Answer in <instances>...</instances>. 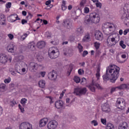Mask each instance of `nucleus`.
<instances>
[{"instance_id": "63", "label": "nucleus", "mask_w": 129, "mask_h": 129, "mask_svg": "<svg viewBox=\"0 0 129 129\" xmlns=\"http://www.w3.org/2000/svg\"><path fill=\"white\" fill-rule=\"evenodd\" d=\"M4 112V109H3V107L0 106V116L3 114Z\"/></svg>"}, {"instance_id": "8", "label": "nucleus", "mask_w": 129, "mask_h": 129, "mask_svg": "<svg viewBox=\"0 0 129 129\" xmlns=\"http://www.w3.org/2000/svg\"><path fill=\"white\" fill-rule=\"evenodd\" d=\"M74 93L76 94V95H83L87 92V89L86 88H76L74 89Z\"/></svg>"}, {"instance_id": "54", "label": "nucleus", "mask_w": 129, "mask_h": 129, "mask_svg": "<svg viewBox=\"0 0 129 129\" xmlns=\"http://www.w3.org/2000/svg\"><path fill=\"white\" fill-rule=\"evenodd\" d=\"M86 55H88V51L87 50H84L83 52L82 56L83 57H85Z\"/></svg>"}, {"instance_id": "10", "label": "nucleus", "mask_w": 129, "mask_h": 129, "mask_svg": "<svg viewBox=\"0 0 129 129\" xmlns=\"http://www.w3.org/2000/svg\"><path fill=\"white\" fill-rule=\"evenodd\" d=\"M39 68V64L35 62H31L28 65V69L31 72H36Z\"/></svg>"}, {"instance_id": "50", "label": "nucleus", "mask_w": 129, "mask_h": 129, "mask_svg": "<svg viewBox=\"0 0 129 129\" xmlns=\"http://www.w3.org/2000/svg\"><path fill=\"white\" fill-rule=\"evenodd\" d=\"M96 6L97 8H99V9H101V7L102 6V4L100 2H97L96 3Z\"/></svg>"}, {"instance_id": "6", "label": "nucleus", "mask_w": 129, "mask_h": 129, "mask_svg": "<svg viewBox=\"0 0 129 129\" xmlns=\"http://www.w3.org/2000/svg\"><path fill=\"white\" fill-rule=\"evenodd\" d=\"M9 62H12V56H8L6 54H0V62L3 64H6V63Z\"/></svg>"}, {"instance_id": "21", "label": "nucleus", "mask_w": 129, "mask_h": 129, "mask_svg": "<svg viewBox=\"0 0 129 129\" xmlns=\"http://www.w3.org/2000/svg\"><path fill=\"white\" fill-rule=\"evenodd\" d=\"M36 46L39 49H43L46 46V42L44 41H39L37 43Z\"/></svg>"}, {"instance_id": "17", "label": "nucleus", "mask_w": 129, "mask_h": 129, "mask_svg": "<svg viewBox=\"0 0 129 129\" xmlns=\"http://www.w3.org/2000/svg\"><path fill=\"white\" fill-rule=\"evenodd\" d=\"M54 105L55 107L57 109L63 108V106H64V102L62 100H57L55 102Z\"/></svg>"}, {"instance_id": "5", "label": "nucleus", "mask_w": 129, "mask_h": 129, "mask_svg": "<svg viewBox=\"0 0 129 129\" xmlns=\"http://www.w3.org/2000/svg\"><path fill=\"white\" fill-rule=\"evenodd\" d=\"M102 29L104 32L108 31V34H111V33L115 32V26L113 23L109 22L105 23L102 26Z\"/></svg>"}, {"instance_id": "35", "label": "nucleus", "mask_w": 129, "mask_h": 129, "mask_svg": "<svg viewBox=\"0 0 129 129\" xmlns=\"http://www.w3.org/2000/svg\"><path fill=\"white\" fill-rule=\"evenodd\" d=\"M81 80L80 79V78L79 77L75 76L74 78V81L76 82V83H79Z\"/></svg>"}, {"instance_id": "11", "label": "nucleus", "mask_w": 129, "mask_h": 129, "mask_svg": "<svg viewBox=\"0 0 129 129\" xmlns=\"http://www.w3.org/2000/svg\"><path fill=\"white\" fill-rule=\"evenodd\" d=\"M58 126V122L55 120L50 121L47 125L48 129H56Z\"/></svg>"}, {"instance_id": "53", "label": "nucleus", "mask_w": 129, "mask_h": 129, "mask_svg": "<svg viewBox=\"0 0 129 129\" xmlns=\"http://www.w3.org/2000/svg\"><path fill=\"white\" fill-rule=\"evenodd\" d=\"M6 7L7 9H10L12 7V3L9 2L8 4H6Z\"/></svg>"}, {"instance_id": "9", "label": "nucleus", "mask_w": 129, "mask_h": 129, "mask_svg": "<svg viewBox=\"0 0 129 129\" xmlns=\"http://www.w3.org/2000/svg\"><path fill=\"white\" fill-rule=\"evenodd\" d=\"M116 104L118 106V108L123 109V108L125 107V101L123 98H119L117 99Z\"/></svg>"}, {"instance_id": "48", "label": "nucleus", "mask_w": 129, "mask_h": 129, "mask_svg": "<svg viewBox=\"0 0 129 129\" xmlns=\"http://www.w3.org/2000/svg\"><path fill=\"white\" fill-rule=\"evenodd\" d=\"M33 18V14L32 13L28 12V15L26 17V19L28 20H31Z\"/></svg>"}, {"instance_id": "4", "label": "nucleus", "mask_w": 129, "mask_h": 129, "mask_svg": "<svg viewBox=\"0 0 129 129\" xmlns=\"http://www.w3.org/2000/svg\"><path fill=\"white\" fill-rule=\"evenodd\" d=\"M60 53L57 47H51L48 50V56L50 59H56L59 57Z\"/></svg>"}, {"instance_id": "38", "label": "nucleus", "mask_w": 129, "mask_h": 129, "mask_svg": "<svg viewBox=\"0 0 129 129\" xmlns=\"http://www.w3.org/2000/svg\"><path fill=\"white\" fill-rule=\"evenodd\" d=\"M78 48L79 49V53H82L83 52V46L80 43H78Z\"/></svg>"}, {"instance_id": "30", "label": "nucleus", "mask_w": 129, "mask_h": 129, "mask_svg": "<svg viewBox=\"0 0 129 129\" xmlns=\"http://www.w3.org/2000/svg\"><path fill=\"white\" fill-rule=\"evenodd\" d=\"M67 7L66 6V1L63 0L62 1L61 10L62 11H66Z\"/></svg>"}, {"instance_id": "2", "label": "nucleus", "mask_w": 129, "mask_h": 129, "mask_svg": "<svg viewBox=\"0 0 129 129\" xmlns=\"http://www.w3.org/2000/svg\"><path fill=\"white\" fill-rule=\"evenodd\" d=\"M100 21V16L99 14L94 12L90 14V18L86 19L85 23L86 24H90V22L94 24H98Z\"/></svg>"}, {"instance_id": "26", "label": "nucleus", "mask_w": 129, "mask_h": 129, "mask_svg": "<svg viewBox=\"0 0 129 129\" xmlns=\"http://www.w3.org/2000/svg\"><path fill=\"white\" fill-rule=\"evenodd\" d=\"M28 47L29 49H30V50H31V51H34V50L36 49V48L35 47H36V44H35V43L34 42H31L28 44Z\"/></svg>"}, {"instance_id": "18", "label": "nucleus", "mask_w": 129, "mask_h": 129, "mask_svg": "<svg viewBox=\"0 0 129 129\" xmlns=\"http://www.w3.org/2000/svg\"><path fill=\"white\" fill-rule=\"evenodd\" d=\"M102 110L105 112H109L110 111V107L109 104L105 103L102 106Z\"/></svg>"}, {"instance_id": "34", "label": "nucleus", "mask_w": 129, "mask_h": 129, "mask_svg": "<svg viewBox=\"0 0 129 129\" xmlns=\"http://www.w3.org/2000/svg\"><path fill=\"white\" fill-rule=\"evenodd\" d=\"M27 101H28V100L24 98L21 99L20 103H21L23 106H25V105H26V103H27Z\"/></svg>"}, {"instance_id": "29", "label": "nucleus", "mask_w": 129, "mask_h": 129, "mask_svg": "<svg viewBox=\"0 0 129 129\" xmlns=\"http://www.w3.org/2000/svg\"><path fill=\"white\" fill-rule=\"evenodd\" d=\"M103 79L104 81H107L110 79L109 75L107 74V72H106V74L103 76Z\"/></svg>"}, {"instance_id": "60", "label": "nucleus", "mask_w": 129, "mask_h": 129, "mask_svg": "<svg viewBox=\"0 0 129 129\" xmlns=\"http://www.w3.org/2000/svg\"><path fill=\"white\" fill-rule=\"evenodd\" d=\"M127 33H129V29H125L123 32V35L125 36V35L127 34Z\"/></svg>"}, {"instance_id": "41", "label": "nucleus", "mask_w": 129, "mask_h": 129, "mask_svg": "<svg viewBox=\"0 0 129 129\" xmlns=\"http://www.w3.org/2000/svg\"><path fill=\"white\" fill-rule=\"evenodd\" d=\"M94 47H95L96 50H98L100 47V43L99 42H95L94 43Z\"/></svg>"}, {"instance_id": "7", "label": "nucleus", "mask_w": 129, "mask_h": 129, "mask_svg": "<svg viewBox=\"0 0 129 129\" xmlns=\"http://www.w3.org/2000/svg\"><path fill=\"white\" fill-rule=\"evenodd\" d=\"M87 87L92 91V92H95V87H96L98 89H102V87L99 85V84H97L96 83H94V82L92 81V83L89 85L87 86Z\"/></svg>"}, {"instance_id": "58", "label": "nucleus", "mask_w": 129, "mask_h": 129, "mask_svg": "<svg viewBox=\"0 0 129 129\" xmlns=\"http://www.w3.org/2000/svg\"><path fill=\"white\" fill-rule=\"evenodd\" d=\"M10 40H12L14 39V35L12 34H9L8 35Z\"/></svg>"}, {"instance_id": "59", "label": "nucleus", "mask_w": 129, "mask_h": 129, "mask_svg": "<svg viewBox=\"0 0 129 129\" xmlns=\"http://www.w3.org/2000/svg\"><path fill=\"white\" fill-rule=\"evenodd\" d=\"M51 0H48L46 1L45 2V5L46 6H49V5H51Z\"/></svg>"}, {"instance_id": "47", "label": "nucleus", "mask_w": 129, "mask_h": 129, "mask_svg": "<svg viewBox=\"0 0 129 129\" xmlns=\"http://www.w3.org/2000/svg\"><path fill=\"white\" fill-rule=\"evenodd\" d=\"M39 77H45V75H46V72H40L39 74Z\"/></svg>"}, {"instance_id": "23", "label": "nucleus", "mask_w": 129, "mask_h": 129, "mask_svg": "<svg viewBox=\"0 0 129 129\" xmlns=\"http://www.w3.org/2000/svg\"><path fill=\"white\" fill-rule=\"evenodd\" d=\"M0 25H6V16L4 14H0Z\"/></svg>"}, {"instance_id": "27", "label": "nucleus", "mask_w": 129, "mask_h": 129, "mask_svg": "<svg viewBox=\"0 0 129 129\" xmlns=\"http://www.w3.org/2000/svg\"><path fill=\"white\" fill-rule=\"evenodd\" d=\"M45 84H46V83L45 81L43 80L39 81L38 83V85L40 88H45Z\"/></svg>"}, {"instance_id": "64", "label": "nucleus", "mask_w": 129, "mask_h": 129, "mask_svg": "<svg viewBox=\"0 0 129 129\" xmlns=\"http://www.w3.org/2000/svg\"><path fill=\"white\" fill-rule=\"evenodd\" d=\"M22 15L23 16H24L25 17H26V16H27V12L25 11H22Z\"/></svg>"}, {"instance_id": "55", "label": "nucleus", "mask_w": 129, "mask_h": 129, "mask_svg": "<svg viewBox=\"0 0 129 129\" xmlns=\"http://www.w3.org/2000/svg\"><path fill=\"white\" fill-rule=\"evenodd\" d=\"M5 83H10L11 82V78L6 79L4 81Z\"/></svg>"}, {"instance_id": "33", "label": "nucleus", "mask_w": 129, "mask_h": 129, "mask_svg": "<svg viewBox=\"0 0 129 129\" xmlns=\"http://www.w3.org/2000/svg\"><path fill=\"white\" fill-rule=\"evenodd\" d=\"M117 88L118 89H126V88H127V85L126 84H123L117 87Z\"/></svg>"}, {"instance_id": "62", "label": "nucleus", "mask_w": 129, "mask_h": 129, "mask_svg": "<svg viewBox=\"0 0 129 129\" xmlns=\"http://www.w3.org/2000/svg\"><path fill=\"white\" fill-rule=\"evenodd\" d=\"M116 88H117V87H114V88H112L111 89V93H113V92H114V91H115V90L116 89Z\"/></svg>"}, {"instance_id": "45", "label": "nucleus", "mask_w": 129, "mask_h": 129, "mask_svg": "<svg viewBox=\"0 0 129 129\" xmlns=\"http://www.w3.org/2000/svg\"><path fill=\"white\" fill-rule=\"evenodd\" d=\"M119 44H120V46H121L122 49H125L126 46L125 45V44L123 43V41L121 40V41H120Z\"/></svg>"}, {"instance_id": "22", "label": "nucleus", "mask_w": 129, "mask_h": 129, "mask_svg": "<svg viewBox=\"0 0 129 129\" xmlns=\"http://www.w3.org/2000/svg\"><path fill=\"white\" fill-rule=\"evenodd\" d=\"M76 33L78 36H82L83 35V33H84L83 28L82 27L78 28L76 30Z\"/></svg>"}, {"instance_id": "20", "label": "nucleus", "mask_w": 129, "mask_h": 129, "mask_svg": "<svg viewBox=\"0 0 129 129\" xmlns=\"http://www.w3.org/2000/svg\"><path fill=\"white\" fill-rule=\"evenodd\" d=\"M48 119L47 118H43L41 119L39 121V126L40 127H43V126H45L47 123H48Z\"/></svg>"}, {"instance_id": "15", "label": "nucleus", "mask_w": 129, "mask_h": 129, "mask_svg": "<svg viewBox=\"0 0 129 129\" xmlns=\"http://www.w3.org/2000/svg\"><path fill=\"white\" fill-rule=\"evenodd\" d=\"M48 78L49 80H52L55 81L57 79V74L53 71L52 72H50L48 74Z\"/></svg>"}, {"instance_id": "36", "label": "nucleus", "mask_w": 129, "mask_h": 129, "mask_svg": "<svg viewBox=\"0 0 129 129\" xmlns=\"http://www.w3.org/2000/svg\"><path fill=\"white\" fill-rule=\"evenodd\" d=\"M63 24L65 25V26H67V28L68 29H70V28H71L72 25L70 24L69 21L68 20L64 21Z\"/></svg>"}, {"instance_id": "42", "label": "nucleus", "mask_w": 129, "mask_h": 129, "mask_svg": "<svg viewBox=\"0 0 129 129\" xmlns=\"http://www.w3.org/2000/svg\"><path fill=\"white\" fill-rule=\"evenodd\" d=\"M87 80H86L85 78H83L81 82V84H82V85H85V84H87Z\"/></svg>"}, {"instance_id": "32", "label": "nucleus", "mask_w": 129, "mask_h": 129, "mask_svg": "<svg viewBox=\"0 0 129 129\" xmlns=\"http://www.w3.org/2000/svg\"><path fill=\"white\" fill-rule=\"evenodd\" d=\"M6 89V85L4 83L0 84V91L4 92Z\"/></svg>"}, {"instance_id": "16", "label": "nucleus", "mask_w": 129, "mask_h": 129, "mask_svg": "<svg viewBox=\"0 0 129 129\" xmlns=\"http://www.w3.org/2000/svg\"><path fill=\"white\" fill-rule=\"evenodd\" d=\"M9 19L11 23H15L16 21H20V18H19L17 14H13L9 16Z\"/></svg>"}, {"instance_id": "51", "label": "nucleus", "mask_w": 129, "mask_h": 129, "mask_svg": "<svg viewBox=\"0 0 129 129\" xmlns=\"http://www.w3.org/2000/svg\"><path fill=\"white\" fill-rule=\"evenodd\" d=\"M84 74V71L81 69H79L78 70V74L79 75H83Z\"/></svg>"}, {"instance_id": "37", "label": "nucleus", "mask_w": 129, "mask_h": 129, "mask_svg": "<svg viewBox=\"0 0 129 129\" xmlns=\"http://www.w3.org/2000/svg\"><path fill=\"white\" fill-rule=\"evenodd\" d=\"M72 70H73V66H70L67 72V75L68 76H70V74H71V72H72Z\"/></svg>"}, {"instance_id": "1", "label": "nucleus", "mask_w": 129, "mask_h": 129, "mask_svg": "<svg viewBox=\"0 0 129 129\" xmlns=\"http://www.w3.org/2000/svg\"><path fill=\"white\" fill-rule=\"evenodd\" d=\"M120 70V68L114 64H111L106 69V72H109L110 74V82L114 83L117 80V78L119 76Z\"/></svg>"}, {"instance_id": "31", "label": "nucleus", "mask_w": 129, "mask_h": 129, "mask_svg": "<svg viewBox=\"0 0 129 129\" xmlns=\"http://www.w3.org/2000/svg\"><path fill=\"white\" fill-rule=\"evenodd\" d=\"M36 59L38 62H42V61L44 59V57L41 54H38L36 56Z\"/></svg>"}, {"instance_id": "43", "label": "nucleus", "mask_w": 129, "mask_h": 129, "mask_svg": "<svg viewBox=\"0 0 129 129\" xmlns=\"http://www.w3.org/2000/svg\"><path fill=\"white\" fill-rule=\"evenodd\" d=\"M86 4V0H82V1L80 3V6L81 8L84 7L85 4Z\"/></svg>"}, {"instance_id": "13", "label": "nucleus", "mask_w": 129, "mask_h": 129, "mask_svg": "<svg viewBox=\"0 0 129 129\" xmlns=\"http://www.w3.org/2000/svg\"><path fill=\"white\" fill-rule=\"evenodd\" d=\"M107 43L108 45H115L117 42L115 40V38L113 37V36L110 35L107 39Z\"/></svg>"}, {"instance_id": "49", "label": "nucleus", "mask_w": 129, "mask_h": 129, "mask_svg": "<svg viewBox=\"0 0 129 129\" xmlns=\"http://www.w3.org/2000/svg\"><path fill=\"white\" fill-rule=\"evenodd\" d=\"M90 12V10H89V8L88 7H85L84 9V13L85 14H88V13H89Z\"/></svg>"}, {"instance_id": "14", "label": "nucleus", "mask_w": 129, "mask_h": 129, "mask_svg": "<svg viewBox=\"0 0 129 129\" xmlns=\"http://www.w3.org/2000/svg\"><path fill=\"white\" fill-rule=\"evenodd\" d=\"M95 38L98 41H102L103 39V34L101 32L97 30L95 32Z\"/></svg>"}, {"instance_id": "44", "label": "nucleus", "mask_w": 129, "mask_h": 129, "mask_svg": "<svg viewBox=\"0 0 129 129\" xmlns=\"http://www.w3.org/2000/svg\"><path fill=\"white\" fill-rule=\"evenodd\" d=\"M91 124H93L94 126H96L98 125V122L96 120H93L92 121H91Z\"/></svg>"}, {"instance_id": "28", "label": "nucleus", "mask_w": 129, "mask_h": 129, "mask_svg": "<svg viewBox=\"0 0 129 129\" xmlns=\"http://www.w3.org/2000/svg\"><path fill=\"white\" fill-rule=\"evenodd\" d=\"M106 129H114V125L110 122H108L106 126Z\"/></svg>"}, {"instance_id": "46", "label": "nucleus", "mask_w": 129, "mask_h": 129, "mask_svg": "<svg viewBox=\"0 0 129 129\" xmlns=\"http://www.w3.org/2000/svg\"><path fill=\"white\" fill-rule=\"evenodd\" d=\"M101 122L104 125H106V118H101Z\"/></svg>"}, {"instance_id": "25", "label": "nucleus", "mask_w": 129, "mask_h": 129, "mask_svg": "<svg viewBox=\"0 0 129 129\" xmlns=\"http://www.w3.org/2000/svg\"><path fill=\"white\" fill-rule=\"evenodd\" d=\"M90 41V34L87 33L82 39L83 42H89Z\"/></svg>"}, {"instance_id": "39", "label": "nucleus", "mask_w": 129, "mask_h": 129, "mask_svg": "<svg viewBox=\"0 0 129 129\" xmlns=\"http://www.w3.org/2000/svg\"><path fill=\"white\" fill-rule=\"evenodd\" d=\"M46 98H47V100L49 101L50 104H52L54 102V98L51 96H46Z\"/></svg>"}, {"instance_id": "57", "label": "nucleus", "mask_w": 129, "mask_h": 129, "mask_svg": "<svg viewBox=\"0 0 129 129\" xmlns=\"http://www.w3.org/2000/svg\"><path fill=\"white\" fill-rule=\"evenodd\" d=\"M27 23H28V21L26 19H22L21 20L22 25H25V24H27Z\"/></svg>"}, {"instance_id": "40", "label": "nucleus", "mask_w": 129, "mask_h": 129, "mask_svg": "<svg viewBox=\"0 0 129 129\" xmlns=\"http://www.w3.org/2000/svg\"><path fill=\"white\" fill-rule=\"evenodd\" d=\"M100 69L98 68L97 69V73L96 74V77L97 78V80L99 79V78L100 77Z\"/></svg>"}, {"instance_id": "12", "label": "nucleus", "mask_w": 129, "mask_h": 129, "mask_svg": "<svg viewBox=\"0 0 129 129\" xmlns=\"http://www.w3.org/2000/svg\"><path fill=\"white\" fill-rule=\"evenodd\" d=\"M19 129H33V125L29 122H23L20 124Z\"/></svg>"}, {"instance_id": "52", "label": "nucleus", "mask_w": 129, "mask_h": 129, "mask_svg": "<svg viewBox=\"0 0 129 129\" xmlns=\"http://www.w3.org/2000/svg\"><path fill=\"white\" fill-rule=\"evenodd\" d=\"M18 107L20 109L21 112L23 113L25 111V109L23 107H22V105H21V104H19Z\"/></svg>"}, {"instance_id": "19", "label": "nucleus", "mask_w": 129, "mask_h": 129, "mask_svg": "<svg viewBox=\"0 0 129 129\" xmlns=\"http://www.w3.org/2000/svg\"><path fill=\"white\" fill-rule=\"evenodd\" d=\"M16 46L14 43H10L7 46V51L10 53H14Z\"/></svg>"}, {"instance_id": "3", "label": "nucleus", "mask_w": 129, "mask_h": 129, "mask_svg": "<svg viewBox=\"0 0 129 129\" xmlns=\"http://www.w3.org/2000/svg\"><path fill=\"white\" fill-rule=\"evenodd\" d=\"M121 19L125 25L129 23V7L126 8V5H125L123 8V11L121 13Z\"/></svg>"}, {"instance_id": "24", "label": "nucleus", "mask_w": 129, "mask_h": 129, "mask_svg": "<svg viewBox=\"0 0 129 129\" xmlns=\"http://www.w3.org/2000/svg\"><path fill=\"white\" fill-rule=\"evenodd\" d=\"M127 123L126 122H123L119 124L118 129H127Z\"/></svg>"}, {"instance_id": "56", "label": "nucleus", "mask_w": 129, "mask_h": 129, "mask_svg": "<svg viewBox=\"0 0 129 129\" xmlns=\"http://www.w3.org/2000/svg\"><path fill=\"white\" fill-rule=\"evenodd\" d=\"M11 106H14V105H16V104H17V102H16V100H13L11 102Z\"/></svg>"}, {"instance_id": "61", "label": "nucleus", "mask_w": 129, "mask_h": 129, "mask_svg": "<svg viewBox=\"0 0 129 129\" xmlns=\"http://www.w3.org/2000/svg\"><path fill=\"white\" fill-rule=\"evenodd\" d=\"M27 37H28V34L27 33H24V35L22 36V38L23 40H25V39H26V38H27Z\"/></svg>"}]
</instances>
